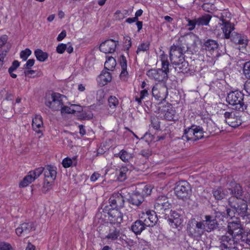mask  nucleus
Returning a JSON list of instances; mask_svg holds the SVG:
<instances>
[{"label":"nucleus","mask_w":250,"mask_h":250,"mask_svg":"<svg viewBox=\"0 0 250 250\" xmlns=\"http://www.w3.org/2000/svg\"><path fill=\"white\" fill-rule=\"evenodd\" d=\"M153 96L162 102H166V99L168 95L167 87L165 83L156 84L152 89Z\"/></svg>","instance_id":"nucleus-7"},{"label":"nucleus","mask_w":250,"mask_h":250,"mask_svg":"<svg viewBox=\"0 0 250 250\" xmlns=\"http://www.w3.org/2000/svg\"><path fill=\"white\" fill-rule=\"evenodd\" d=\"M228 203L230 208H227V214L230 218H232L236 215L241 217L247 215L248 204L245 200L229 197L228 199Z\"/></svg>","instance_id":"nucleus-1"},{"label":"nucleus","mask_w":250,"mask_h":250,"mask_svg":"<svg viewBox=\"0 0 250 250\" xmlns=\"http://www.w3.org/2000/svg\"><path fill=\"white\" fill-rule=\"evenodd\" d=\"M243 74L248 80H250V61L245 62L243 64Z\"/></svg>","instance_id":"nucleus-44"},{"label":"nucleus","mask_w":250,"mask_h":250,"mask_svg":"<svg viewBox=\"0 0 250 250\" xmlns=\"http://www.w3.org/2000/svg\"><path fill=\"white\" fill-rule=\"evenodd\" d=\"M195 125H192L190 127H188L184 130V133L182 136V139L185 140L186 139L187 141H192L194 142L195 135Z\"/></svg>","instance_id":"nucleus-29"},{"label":"nucleus","mask_w":250,"mask_h":250,"mask_svg":"<svg viewBox=\"0 0 250 250\" xmlns=\"http://www.w3.org/2000/svg\"><path fill=\"white\" fill-rule=\"evenodd\" d=\"M142 222L143 224L145 227V229H146L147 227H150L155 226L154 224L151 223L147 217L144 219V220H142Z\"/></svg>","instance_id":"nucleus-59"},{"label":"nucleus","mask_w":250,"mask_h":250,"mask_svg":"<svg viewBox=\"0 0 250 250\" xmlns=\"http://www.w3.org/2000/svg\"><path fill=\"white\" fill-rule=\"evenodd\" d=\"M120 64L122 68H127V60L124 55L120 57Z\"/></svg>","instance_id":"nucleus-55"},{"label":"nucleus","mask_w":250,"mask_h":250,"mask_svg":"<svg viewBox=\"0 0 250 250\" xmlns=\"http://www.w3.org/2000/svg\"><path fill=\"white\" fill-rule=\"evenodd\" d=\"M205 220L202 222H204L205 230L208 232L213 231L215 229H218L221 230L222 229L225 230L224 227H221L218 223L216 219L212 215H206L205 216Z\"/></svg>","instance_id":"nucleus-11"},{"label":"nucleus","mask_w":250,"mask_h":250,"mask_svg":"<svg viewBox=\"0 0 250 250\" xmlns=\"http://www.w3.org/2000/svg\"><path fill=\"white\" fill-rule=\"evenodd\" d=\"M188 47L178 42L173 43L169 48V58L171 63L180 61L185 59V54L188 51Z\"/></svg>","instance_id":"nucleus-3"},{"label":"nucleus","mask_w":250,"mask_h":250,"mask_svg":"<svg viewBox=\"0 0 250 250\" xmlns=\"http://www.w3.org/2000/svg\"><path fill=\"white\" fill-rule=\"evenodd\" d=\"M212 16L208 14H204L201 16L196 18L198 26L208 25Z\"/></svg>","instance_id":"nucleus-32"},{"label":"nucleus","mask_w":250,"mask_h":250,"mask_svg":"<svg viewBox=\"0 0 250 250\" xmlns=\"http://www.w3.org/2000/svg\"><path fill=\"white\" fill-rule=\"evenodd\" d=\"M120 77L121 79L123 81H126L127 80L128 77V73L127 71V68H122Z\"/></svg>","instance_id":"nucleus-56"},{"label":"nucleus","mask_w":250,"mask_h":250,"mask_svg":"<svg viewBox=\"0 0 250 250\" xmlns=\"http://www.w3.org/2000/svg\"><path fill=\"white\" fill-rule=\"evenodd\" d=\"M144 201V197L141 194L140 190H137L132 193L127 199L128 203L133 206L138 207Z\"/></svg>","instance_id":"nucleus-21"},{"label":"nucleus","mask_w":250,"mask_h":250,"mask_svg":"<svg viewBox=\"0 0 250 250\" xmlns=\"http://www.w3.org/2000/svg\"><path fill=\"white\" fill-rule=\"evenodd\" d=\"M228 194L231 195L230 197L235 199H243L244 191L242 186L239 184H235L230 188H227Z\"/></svg>","instance_id":"nucleus-22"},{"label":"nucleus","mask_w":250,"mask_h":250,"mask_svg":"<svg viewBox=\"0 0 250 250\" xmlns=\"http://www.w3.org/2000/svg\"><path fill=\"white\" fill-rule=\"evenodd\" d=\"M172 64L175 65V69L178 73H183L186 74H191L193 73L192 71L190 72L191 70L190 68L188 67V63L187 61H185V59L180 61L173 62Z\"/></svg>","instance_id":"nucleus-19"},{"label":"nucleus","mask_w":250,"mask_h":250,"mask_svg":"<svg viewBox=\"0 0 250 250\" xmlns=\"http://www.w3.org/2000/svg\"><path fill=\"white\" fill-rule=\"evenodd\" d=\"M159 109L161 112H166L165 114V118L167 121H177V119H175V110L174 109L169 103L167 102H162L159 104Z\"/></svg>","instance_id":"nucleus-9"},{"label":"nucleus","mask_w":250,"mask_h":250,"mask_svg":"<svg viewBox=\"0 0 250 250\" xmlns=\"http://www.w3.org/2000/svg\"><path fill=\"white\" fill-rule=\"evenodd\" d=\"M35 229L33 223H24L16 229V233L18 236H27V235Z\"/></svg>","instance_id":"nucleus-17"},{"label":"nucleus","mask_w":250,"mask_h":250,"mask_svg":"<svg viewBox=\"0 0 250 250\" xmlns=\"http://www.w3.org/2000/svg\"><path fill=\"white\" fill-rule=\"evenodd\" d=\"M186 20L188 22L187 26L189 27L188 30L190 31L193 30L195 28L196 25H197L196 19L191 20L189 18H186Z\"/></svg>","instance_id":"nucleus-49"},{"label":"nucleus","mask_w":250,"mask_h":250,"mask_svg":"<svg viewBox=\"0 0 250 250\" xmlns=\"http://www.w3.org/2000/svg\"><path fill=\"white\" fill-rule=\"evenodd\" d=\"M227 232L230 235L236 238H240L243 233V228L240 221H232L228 222L227 226Z\"/></svg>","instance_id":"nucleus-10"},{"label":"nucleus","mask_w":250,"mask_h":250,"mask_svg":"<svg viewBox=\"0 0 250 250\" xmlns=\"http://www.w3.org/2000/svg\"><path fill=\"white\" fill-rule=\"evenodd\" d=\"M206 131L210 134L216 133V131L219 129L211 120H208L206 123Z\"/></svg>","instance_id":"nucleus-37"},{"label":"nucleus","mask_w":250,"mask_h":250,"mask_svg":"<svg viewBox=\"0 0 250 250\" xmlns=\"http://www.w3.org/2000/svg\"><path fill=\"white\" fill-rule=\"evenodd\" d=\"M32 127L38 134L42 135V130L41 129L43 126V121L41 115H36L32 119Z\"/></svg>","instance_id":"nucleus-27"},{"label":"nucleus","mask_w":250,"mask_h":250,"mask_svg":"<svg viewBox=\"0 0 250 250\" xmlns=\"http://www.w3.org/2000/svg\"><path fill=\"white\" fill-rule=\"evenodd\" d=\"M132 231L136 235L140 234L145 229L142 220H137L131 226Z\"/></svg>","instance_id":"nucleus-31"},{"label":"nucleus","mask_w":250,"mask_h":250,"mask_svg":"<svg viewBox=\"0 0 250 250\" xmlns=\"http://www.w3.org/2000/svg\"><path fill=\"white\" fill-rule=\"evenodd\" d=\"M229 39L231 42L241 45L242 47H246L248 44V40L247 37L243 34L233 32L231 34Z\"/></svg>","instance_id":"nucleus-20"},{"label":"nucleus","mask_w":250,"mask_h":250,"mask_svg":"<svg viewBox=\"0 0 250 250\" xmlns=\"http://www.w3.org/2000/svg\"><path fill=\"white\" fill-rule=\"evenodd\" d=\"M227 188H224L222 187H218L212 190L213 196L216 200H222L228 195Z\"/></svg>","instance_id":"nucleus-26"},{"label":"nucleus","mask_w":250,"mask_h":250,"mask_svg":"<svg viewBox=\"0 0 250 250\" xmlns=\"http://www.w3.org/2000/svg\"><path fill=\"white\" fill-rule=\"evenodd\" d=\"M158 213L156 211L147 210L146 212V217L151 221V223L154 224V225L157 223L158 218L157 215Z\"/></svg>","instance_id":"nucleus-40"},{"label":"nucleus","mask_w":250,"mask_h":250,"mask_svg":"<svg viewBox=\"0 0 250 250\" xmlns=\"http://www.w3.org/2000/svg\"><path fill=\"white\" fill-rule=\"evenodd\" d=\"M237 239L240 240L242 242H245L250 246V232L246 234L243 232L240 238H238Z\"/></svg>","instance_id":"nucleus-50"},{"label":"nucleus","mask_w":250,"mask_h":250,"mask_svg":"<svg viewBox=\"0 0 250 250\" xmlns=\"http://www.w3.org/2000/svg\"><path fill=\"white\" fill-rule=\"evenodd\" d=\"M161 122L157 118H153L151 119V125L156 130L160 129Z\"/></svg>","instance_id":"nucleus-52"},{"label":"nucleus","mask_w":250,"mask_h":250,"mask_svg":"<svg viewBox=\"0 0 250 250\" xmlns=\"http://www.w3.org/2000/svg\"><path fill=\"white\" fill-rule=\"evenodd\" d=\"M8 37L6 35H3L0 37V48L5 44L7 41Z\"/></svg>","instance_id":"nucleus-60"},{"label":"nucleus","mask_w":250,"mask_h":250,"mask_svg":"<svg viewBox=\"0 0 250 250\" xmlns=\"http://www.w3.org/2000/svg\"><path fill=\"white\" fill-rule=\"evenodd\" d=\"M171 204L168 198L164 195L159 196L154 204V209L159 214H164L166 210L170 208Z\"/></svg>","instance_id":"nucleus-8"},{"label":"nucleus","mask_w":250,"mask_h":250,"mask_svg":"<svg viewBox=\"0 0 250 250\" xmlns=\"http://www.w3.org/2000/svg\"><path fill=\"white\" fill-rule=\"evenodd\" d=\"M121 232L120 229L112 227L109 228L108 234L105 236V238L111 241L117 240L120 237Z\"/></svg>","instance_id":"nucleus-28"},{"label":"nucleus","mask_w":250,"mask_h":250,"mask_svg":"<svg viewBox=\"0 0 250 250\" xmlns=\"http://www.w3.org/2000/svg\"><path fill=\"white\" fill-rule=\"evenodd\" d=\"M244 89L247 93L250 96V80L246 81L244 84Z\"/></svg>","instance_id":"nucleus-61"},{"label":"nucleus","mask_w":250,"mask_h":250,"mask_svg":"<svg viewBox=\"0 0 250 250\" xmlns=\"http://www.w3.org/2000/svg\"><path fill=\"white\" fill-rule=\"evenodd\" d=\"M160 59L162 62V68H160V70L164 72L165 75L168 76V74L169 72V63L167 61V55L163 54L160 56Z\"/></svg>","instance_id":"nucleus-34"},{"label":"nucleus","mask_w":250,"mask_h":250,"mask_svg":"<svg viewBox=\"0 0 250 250\" xmlns=\"http://www.w3.org/2000/svg\"><path fill=\"white\" fill-rule=\"evenodd\" d=\"M57 167L53 165H46L44 167L43 175L44 178L55 181L57 177Z\"/></svg>","instance_id":"nucleus-23"},{"label":"nucleus","mask_w":250,"mask_h":250,"mask_svg":"<svg viewBox=\"0 0 250 250\" xmlns=\"http://www.w3.org/2000/svg\"><path fill=\"white\" fill-rule=\"evenodd\" d=\"M0 250H13L11 246L9 244L4 243L0 247Z\"/></svg>","instance_id":"nucleus-63"},{"label":"nucleus","mask_w":250,"mask_h":250,"mask_svg":"<svg viewBox=\"0 0 250 250\" xmlns=\"http://www.w3.org/2000/svg\"><path fill=\"white\" fill-rule=\"evenodd\" d=\"M125 43L126 44V49L127 50H128L132 45L131 38L127 36L125 38Z\"/></svg>","instance_id":"nucleus-64"},{"label":"nucleus","mask_w":250,"mask_h":250,"mask_svg":"<svg viewBox=\"0 0 250 250\" xmlns=\"http://www.w3.org/2000/svg\"><path fill=\"white\" fill-rule=\"evenodd\" d=\"M62 164L63 167L66 168L76 167L77 164V157H65L62 161Z\"/></svg>","instance_id":"nucleus-35"},{"label":"nucleus","mask_w":250,"mask_h":250,"mask_svg":"<svg viewBox=\"0 0 250 250\" xmlns=\"http://www.w3.org/2000/svg\"><path fill=\"white\" fill-rule=\"evenodd\" d=\"M108 206L110 208L119 209L124 207L125 199L123 195L120 193H114L110 196L109 200Z\"/></svg>","instance_id":"nucleus-12"},{"label":"nucleus","mask_w":250,"mask_h":250,"mask_svg":"<svg viewBox=\"0 0 250 250\" xmlns=\"http://www.w3.org/2000/svg\"><path fill=\"white\" fill-rule=\"evenodd\" d=\"M63 98H66V96L53 92L46 96L45 104L52 110L59 111L64 104Z\"/></svg>","instance_id":"nucleus-4"},{"label":"nucleus","mask_w":250,"mask_h":250,"mask_svg":"<svg viewBox=\"0 0 250 250\" xmlns=\"http://www.w3.org/2000/svg\"><path fill=\"white\" fill-rule=\"evenodd\" d=\"M61 113H74L75 112V110L74 109H71L70 107L64 106V105L62 106V107L61 108L60 110Z\"/></svg>","instance_id":"nucleus-53"},{"label":"nucleus","mask_w":250,"mask_h":250,"mask_svg":"<svg viewBox=\"0 0 250 250\" xmlns=\"http://www.w3.org/2000/svg\"><path fill=\"white\" fill-rule=\"evenodd\" d=\"M108 105L111 109H115L119 104L118 99L114 96H110L108 99Z\"/></svg>","instance_id":"nucleus-42"},{"label":"nucleus","mask_w":250,"mask_h":250,"mask_svg":"<svg viewBox=\"0 0 250 250\" xmlns=\"http://www.w3.org/2000/svg\"><path fill=\"white\" fill-rule=\"evenodd\" d=\"M202 47L204 49L209 52H213L218 49L219 44L216 40L208 39L204 41Z\"/></svg>","instance_id":"nucleus-25"},{"label":"nucleus","mask_w":250,"mask_h":250,"mask_svg":"<svg viewBox=\"0 0 250 250\" xmlns=\"http://www.w3.org/2000/svg\"><path fill=\"white\" fill-rule=\"evenodd\" d=\"M174 193L177 198L185 201L189 199L191 194L190 184L186 181H180L176 184Z\"/></svg>","instance_id":"nucleus-5"},{"label":"nucleus","mask_w":250,"mask_h":250,"mask_svg":"<svg viewBox=\"0 0 250 250\" xmlns=\"http://www.w3.org/2000/svg\"><path fill=\"white\" fill-rule=\"evenodd\" d=\"M66 36V32L65 30H62L58 36L57 40L58 42L62 41Z\"/></svg>","instance_id":"nucleus-62"},{"label":"nucleus","mask_w":250,"mask_h":250,"mask_svg":"<svg viewBox=\"0 0 250 250\" xmlns=\"http://www.w3.org/2000/svg\"><path fill=\"white\" fill-rule=\"evenodd\" d=\"M35 63V60L34 59H31L28 60L26 63L24 65L23 68L26 69H30L34 64Z\"/></svg>","instance_id":"nucleus-58"},{"label":"nucleus","mask_w":250,"mask_h":250,"mask_svg":"<svg viewBox=\"0 0 250 250\" xmlns=\"http://www.w3.org/2000/svg\"><path fill=\"white\" fill-rule=\"evenodd\" d=\"M119 44L118 41L113 39H108L102 42L100 46L99 49L101 52L105 54L113 53L116 49L117 45Z\"/></svg>","instance_id":"nucleus-14"},{"label":"nucleus","mask_w":250,"mask_h":250,"mask_svg":"<svg viewBox=\"0 0 250 250\" xmlns=\"http://www.w3.org/2000/svg\"><path fill=\"white\" fill-rule=\"evenodd\" d=\"M54 183V181H52L49 179H44L43 189L45 192L48 191L52 188V187Z\"/></svg>","instance_id":"nucleus-48"},{"label":"nucleus","mask_w":250,"mask_h":250,"mask_svg":"<svg viewBox=\"0 0 250 250\" xmlns=\"http://www.w3.org/2000/svg\"><path fill=\"white\" fill-rule=\"evenodd\" d=\"M235 239L232 235H223L219 239L220 245L219 248L221 250H230L234 248Z\"/></svg>","instance_id":"nucleus-13"},{"label":"nucleus","mask_w":250,"mask_h":250,"mask_svg":"<svg viewBox=\"0 0 250 250\" xmlns=\"http://www.w3.org/2000/svg\"><path fill=\"white\" fill-rule=\"evenodd\" d=\"M112 79L111 74L107 71L103 70L99 76V82L103 85L106 84Z\"/></svg>","instance_id":"nucleus-33"},{"label":"nucleus","mask_w":250,"mask_h":250,"mask_svg":"<svg viewBox=\"0 0 250 250\" xmlns=\"http://www.w3.org/2000/svg\"><path fill=\"white\" fill-rule=\"evenodd\" d=\"M195 130L194 131V136L195 137V138H194V141H196L204 137V131L202 127L199 125H195Z\"/></svg>","instance_id":"nucleus-43"},{"label":"nucleus","mask_w":250,"mask_h":250,"mask_svg":"<svg viewBox=\"0 0 250 250\" xmlns=\"http://www.w3.org/2000/svg\"><path fill=\"white\" fill-rule=\"evenodd\" d=\"M183 221L182 217L179 213L175 210H171L170 217L167 219V221L172 228H181Z\"/></svg>","instance_id":"nucleus-18"},{"label":"nucleus","mask_w":250,"mask_h":250,"mask_svg":"<svg viewBox=\"0 0 250 250\" xmlns=\"http://www.w3.org/2000/svg\"><path fill=\"white\" fill-rule=\"evenodd\" d=\"M130 171L126 167H122L116 171L117 180L120 182L125 181L128 176Z\"/></svg>","instance_id":"nucleus-30"},{"label":"nucleus","mask_w":250,"mask_h":250,"mask_svg":"<svg viewBox=\"0 0 250 250\" xmlns=\"http://www.w3.org/2000/svg\"><path fill=\"white\" fill-rule=\"evenodd\" d=\"M34 181V178H33L31 174L28 172V174L20 182L19 187L20 188H25Z\"/></svg>","instance_id":"nucleus-39"},{"label":"nucleus","mask_w":250,"mask_h":250,"mask_svg":"<svg viewBox=\"0 0 250 250\" xmlns=\"http://www.w3.org/2000/svg\"><path fill=\"white\" fill-rule=\"evenodd\" d=\"M221 29L224 36V39H229L230 38V35L235 29V25L233 23L230 21H223V23H221Z\"/></svg>","instance_id":"nucleus-24"},{"label":"nucleus","mask_w":250,"mask_h":250,"mask_svg":"<svg viewBox=\"0 0 250 250\" xmlns=\"http://www.w3.org/2000/svg\"><path fill=\"white\" fill-rule=\"evenodd\" d=\"M37 59L40 62H44L48 57V54L46 52H43L41 49H36L34 52Z\"/></svg>","instance_id":"nucleus-38"},{"label":"nucleus","mask_w":250,"mask_h":250,"mask_svg":"<svg viewBox=\"0 0 250 250\" xmlns=\"http://www.w3.org/2000/svg\"><path fill=\"white\" fill-rule=\"evenodd\" d=\"M20 63L17 60L13 62L11 66L9 68L8 71H14L20 66Z\"/></svg>","instance_id":"nucleus-57"},{"label":"nucleus","mask_w":250,"mask_h":250,"mask_svg":"<svg viewBox=\"0 0 250 250\" xmlns=\"http://www.w3.org/2000/svg\"><path fill=\"white\" fill-rule=\"evenodd\" d=\"M136 189L137 190H140V191H141V193L143 195L144 197L145 196L150 195L152 190L151 186L146 185L143 183L139 184Z\"/></svg>","instance_id":"nucleus-36"},{"label":"nucleus","mask_w":250,"mask_h":250,"mask_svg":"<svg viewBox=\"0 0 250 250\" xmlns=\"http://www.w3.org/2000/svg\"><path fill=\"white\" fill-rule=\"evenodd\" d=\"M103 212L107 213L108 219L111 224H120L122 222L123 214L119 209H113L108 206H105L103 208Z\"/></svg>","instance_id":"nucleus-6"},{"label":"nucleus","mask_w":250,"mask_h":250,"mask_svg":"<svg viewBox=\"0 0 250 250\" xmlns=\"http://www.w3.org/2000/svg\"><path fill=\"white\" fill-rule=\"evenodd\" d=\"M187 231L190 237L200 238L205 231L204 222L197 221L195 218L189 220L187 224Z\"/></svg>","instance_id":"nucleus-2"},{"label":"nucleus","mask_w":250,"mask_h":250,"mask_svg":"<svg viewBox=\"0 0 250 250\" xmlns=\"http://www.w3.org/2000/svg\"><path fill=\"white\" fill-rule=\"evenodd\" d=\"M31 51L29 48H26L24 50H22L20 53V57L24 61H26L28 57L31 54Z\"/></svg>","instance_id":"nucleus-51"},{"label":"nucleus","mask_w":250,"mask_h":250,"mask_svg":"<svg viewBox=\"0 0 250 250\" xmlns=\"http://www.w3.org/2000/svg\"><path fill=\"white\" fill-rule=\"evenodd\" d=\"M146 74L150 79L158 82L166 81L168 78V76L165 75L160 68L150 69L147 71Z\"/></svg>","instance_id":"nucleus-16"},{"label":"nucleus","mask_w":250,"mask_h":250,"mask_svg":"<svg viewBox=\"0 0 250 250\" xmlns=\"http://www.w3.org/2000/svg\"><path fill=\"white\" fill-rule=\"evenodd\" d=\"M44 172V167H40L35 168L34 170L30 171L29 172L31 174L32 177L34 178V180L38 178Z\"/></svg>","instance_id":"nucleus-45"},{"label":"nucleus","mask_w":250,"mask_h":250,"mask_svg":"<svg viewBox=\"0 0 250 250\" xmlns=\"http://www.w3.org/2000/svg\"><path fill=\"white\" fill-rule=\"evenodd\" d=\"M116 65V60L113 57H109L104 63V69L107 70H112Z\"/></svg>","instance_id":"nucleus-41"},{"label":"nucleus","mask_w":250,"mask_h":250,"mask_svg":"<svg viewBox=\"0 0 250 250\" xmlns=\"http://www.w3.org/2000/svg\"><path fill=\"white\" fill-rule=\"evenodd\" d=\"M66 48V44L60 43L56 47V52L59 54H63Z\"/></svg>","instance_id":"nucleus-54"},{"label":"nucleus","mask_w":250,"mask_h":250,"mask_svg":"<svg viewBox=\"0 0 250 250\" xmlns=\"http://www.w3.org/2000/svg\"><path fill=\"white\" fill-rule=\"evenodd\" d=\"M150 47V42H146L141 43L137 48L136 53L139 54L140 52H145L148 51Z\"/></svg>","instance_id":"nucleus-47"},{"label":"nucleus","mask_w":250,"mask_h":250,"mask_svg":"<svg viewBox=\"0 0 250 250\" xmlns=\"http://www.w3.org/2000/svg\"><path fill=\"white\" fill-rule=\"evenodd\" d=\"M224 115L226 123L232 127L235 128L241 125L242 123L241 117L236 115L233 112L226 111Z\"/></svg>","instance_id":"nucleus-15"},{"label":"nucleus","mask_w":250,"mask_h":250,"mask_svg":"<svg viewBox=\"0 0 250 250\" xmlns=\"http://www.w3.org/2000/svg\"><path fill=\"white\" fill-rule=\"evenodd\" d=\"M93 114L91 111H83L79 115V117L81 120H89L93 118Z\"/></svg>","instance_id":"nucleus-46"}]
</instances>
